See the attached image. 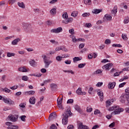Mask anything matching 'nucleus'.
<instances>
[{"label": "nucleus", "instance_id": "obj_3", "mask_svg": "<svg viewBox=\"0 0 129 129\" xmlns=\"http://www.w3.org/2000/svg\"><path fill=\"white\" fill-rule=\"evenodd\" d=\"M22 27L24 31H25V32H27V33H30L31 34V33H33V32H34V30H33V28L29 24H28L25 23H23Z\"/></svg>", "mask_w": 129, "mask_h": 129}, {"label": "nucleus", "instance_id": "obj_61", "mask_svg": "<svg viewBox=\"0 0 129 129\" xmlns=\"http://www.w3.org/2000/svg\"><path fill=\"white\" fill-rule=\"evenodd\" d=\"M102 63H106V62H110V60H108V59H104L101 61Z\"/></svg>", "mask_w": 129, "mask_h": 129}, {"label": "nucleus", "instance_id": "obj_29", "mask_svg": "<svg viewBox=\"0 0 129 129\" xmlns=\"http://www.w3.org/2000/svg\"><path fill=\"white\" fill-rule=\"evenodd\" d=\"M15 55V53L7 52V57H14Z\"/></svg>", "mask_w": 129, "mask_h": 129}, {"label": "nucleus", "instance_id": "obj_64", "mask_svg": "<svg viewBox=\"0 0 129 129\" xmlns=\"http://www.w3.org/2000/svg\"><path fill=\"white\" fill-rule=\"evenodd\" d=\"M98 127H99V126H98V125H95L92 127V129H96L98 128Z\"/></svg>", "mask_w": 129, "mask_h": 129}, {"label": "nucleus", "instance_id": "obj_41", "mask_svg": "<svg viewBox=\"0 0 129 129\" xmlns=\"http://www.w3.org/2000/svg\"><path fill=\"white\" fill-rule=\"evenodd\" d=\"M16 2H17V0H9V5H14Z\"/></svg>", "mask_w": 129, "mask_h": 129}, {"label": "nucleus", "instance_id": "obj_33", "mask_svg": "<svg viewBox=\"0 0 129 129\" xmlns=\"http://www.w3.org/2000/svg\"><path fill=\"white\" fill-rule=\"evenodd\" d=\"M50 87L52 88V89H55V88H57V84L52 83L50 84Z\"/></svg>", "mask_w": 129, "mask_h": 129}, {"label": "nucleus", "instance_id": "obj_27", "mask_svg": "<svg viewBox=\"0 0 129 129\" xmlns=\"http://www.w3.org/2000/svg\"><path fill=\"white\" fill-rule=\"evenodd\" d=\"M19 118L21 119L22 121H26V118H27V116L25 115H21V116L19 117Z\"/></svg>", "mask_w": 129, "mask_h": 129}, {"label": "nucleus", "instance_id": "obj_30", "mask_svg": "<svg viewBox=\"0 0 129 129\" xmlns=\"http://www.w3.org/2000/svg\"><path fill=\"white\" fill-rule=\"evenodd\" d=\"M69 32L70 33V34H71V36H74V34H75V33L74 32V28H72L71 29L69 30Z\"/></svg>", "mask_w": 129, "mask_h": 129}, {"label": "nucleus", "instance_id": "obj_39", "mask_svg": "<svg viewBox=\"0 0 129 129\" xmlns=\"http://www.w3.org/2000/svg\"><path fill=\"white\" fill-rule=\"evenodd\" d=\"M112 47H117L118 48H121V47H122V46L121 45H120V44H112Z\"/></svg>", "mask_w": 129, "mask_h": 129}, {"label": "nucleus", "instance_id": "obj_58", "mask_svg": "<svg viewBox=\"0 0 129 129\" xmlns=\"http://www.w3.org/2000/svg\"><path fill=\"white\" fill-rule=\"evenodd\" d=\"M50 43H52V44H58V42L55 41L54 39H52L50 40Z\"/></svg>", "mask_w": 129, "mask_h": 129}, {"label": "nucleus", "instance_id": "obj_38", "mask_svg": "<svg viewBox=\"0 0 129 129\" xmlns=\"http://www.w3.org/2000/svg\"><path fill=\"white\" fill-rule=\"evenodd\" d=\"M63 100V98H61L60 99H57V104H62V101Z\"/></svg>", "mask_w": 129, "mask_h": 129}, {"label": "nucleus", "instance_id": "obj_46", "mask_svg": "<svg viewBox=\"0 0 129 129\" xmlns=\"http://www.w3.org/2000/svg\"><path fill=\"white\" fill-rule=\"evenodd\" d=\"M19 106L20 107H22V108H25V107H26V104L24 103H21V104H20Z\"/></svg>", "mask_w": 129, "mask_h": 129}, {"label": "nucleus", "instance_id": "obj_22", "mask_svg": "<svg viewBox=\"0 0 129 129\" xmlns=\"http://www.w3.org/2000/svg\"><path fill=\"white\" fill-rule=\"evenodd\" d=\"M74 107L77 111H78V112H81V109H80V107L78 105H75Z\"/></svg>", "mask_w": 129, "mask_h": 129}, {"label": "nucleus", "instance_id": "obj_51", "mask_svg": "<svg viewBox=\"0 0 129 129\" xmlns=\"http://www.w3.org/2000/svg\"><path fill=\"white\" fill-rule=\"evenodd\" d=\"M102 84H103V83H102V82H98L96 85V86H97V87H100V86H101L102 85Z\"/></svg>", "mask_w": 129, "mask_h": 129}, {"label": "nucleus", "instance_id": "obj_49", "mask_svg": "<svg viewBox=\"0 0 129 129\" xmlns=\"http://www.w3.org/2000/svg\"><path fill=\"white\" fill-rule=\"evenodd\" d=\"M50 129H57V126L56 125L53 124L50 126Z\"/></svg>", "mask_w": 129, "mask_h": 129}, {"label": "nucleus", "instance_id": "obj_28", "mask_svg": "<svg viewBox=\"0 0 129 129\" xmlns=\"http://www.w3.org/2000/svg\"><path fill=\"white\" fill-rule=\"evenodd\" d=\"M78 15V12L76 11H74L71 14L72 17H74V18H76Z\"/></svg>", "mask_w": 129, "mask_h": 129}, {"label": "nucleus", "instance_id": "obj_6", "mask_svg": "<svg viewBox=\"0 0 129 129\" xmlns=\"http://www.w3.org/2000/svg\"><path fill=\"white\" fill-rule=\"evenodd\" d=\"M6 125H8L7 127L8 129H19V126L18 125H14L13 123L11 122H6Z\"/></svg>", "mask_w": 129, "mask_h": 129}, {"label": "nucleus", "instance_id": "obj_53", "mask_svg": "<svg viewBox=\"0 0 129 129\" xmlns=\"http://www.w3.org/2000/svg\"><path fill=\"white\" fill-rule=\"evenodd\" d=\"M125 85V82L121 83L119 85V88H121V87H123Z\"/></svg>", "mask_w": 129, "mask_h": 129}, {"label": "nucleus", "instance_id": "obj_54", "mask_svg": "<svg viewBox=\"0 0 129 129\" xmlns=\"http://www.w3.org/2000/svg\"><path fill=\"white\" fill-rule=\"evenodd\" d=\"M43 82H44V84H47V83H50V82H51V79L45 80Z\"/></svg>", "mask_w": 129, "mask_h": 129}, {"label": "nucleus", "instance_id": "obj_48", "mask_svg": "<svg viewBox=\"0 0 129 129\" xmlns=\"http://www.w3.org/2000/svg\"><path fill=\"white\" fill-rule=\"evenodd\" d=\"M56 60L57 61H61L62 60V56H57L56 57Z\"/></svg>", "mask_w": 129, "mask_h": 129}, {"label": "nucleus", "instance_id": "obj_47", "mask_svg": "<svg viewBox=\"0 0 129 129\" xmlns=\"http://www.w3.org/2000/svg\"><path fill=\"white\" fill-rule=\"evenodd\" d=\"M73 102H74V100L73 99H70L67 101V103L68 104L73 103Z\"/></svg>", "mask_w": 129, "mask_h": 129}, {"label": "nucleus", "instance_id": "obj_12", "mask_svg": "<svg viewBox=\"0 0 129 129\" xmlns=\"http://www.w3.org/2000/svg\"><path fill=\"white\" fill-rule=\"evenodd\" d=\"M127 96L126 95H122L120 98V101L122 103H125V101L127 100Z\"/></svg>", "mask_w": 129, "mask_h": 129}, {"label": "nucleus", "instance_id": "obj_59", "mask_svg": "<svg viewBox=\"0 0 129 129\" xmlns=\"http://www.w3.org/2000/svg\"><path fill=\"white\" fill-rule=\"evenodd\" d=\"M61 50L63 52H68V49L67 48H65L64 47H61Z\"/></svg>", "mask_w": 129, "mask_h": 129}, {"label": "nucleus", "instance_id": "obj_37", "mask_svg": "<svg viewBox=\"0 0 129 129\" xmlns=\"http://www.w3.org/2000/svg\"><path fill=\"white\" fill-rule=\"evenodd\" d=\"M90 16V13H85L82 14V17L86 18V17H89Z\"/></svg>", "mask_w": 129, "mask_h": 129}, {"label": "nucleus", "instance_id": "obj_14", "mask_svg": "<svg viewBox=\"0 0 129 129\" xmlns=\"http://www.w3.org/2000/svg\"><path fill=\"white\" fill-rule=\"evenodd\" d=\"M116 83L115 82H113V83H109L108 84V88L109 89H113L114 87H115Z\"/></svg>", "mask_w": 129, "mask_h": 129}, {"label": "nucleus", "instance_id": "obj_23", "mask_svg": "<svg viewBox=\"0 0 129 129\" xmlns=\"http://www.w3.org/2000/svg\"><path fill=\"white\" fill-rule=\"evenodd\" d=\"M101 12V10L100 9H94L92 11L93 14H99Z\"/></svg>", "mask_w": 129, "mask_h": 129}, {"label": "nucleus", "instance_id": "obj_8", "mask_svg": "<svg viewBox=\"0 0 129 129\" xmlns=\"http://www.w3.org/2000/svg\"><path fill=\"white\" fill-rule=\"evenodd\" d=\"M9 118L11 121L16 122V121L18 120V118H19V115L17 114H15V115H10L9 116Z\"/></svg>", "mask_w": 129, "mask_h": 129}, {"label": "nucleus", "instance_id": "obj_19", "mask_svg": "<svg viewBox=\"0 0 129 129\" xmlns=\"http://www.w3.org/2000/svg\"><path fill=\"white\" fill-rule=\"evenodd\" d=\"M29 102L30 104H35L36 103V98L34 97H31L29 99Z\"/></svg>", "mask_w": 129, "mask_h": 129}, {"label": "nucleus", "instance_id": "obj_18", "mask_svg": "<svg viewBox=\"0 0 129 129\" xmlns=\"http://www.w3.org/2000/svg\"><path fill=\"white\" fill-rule=\"evenodd\" d=\"M18 71H20V72H28V70H27V68H26V67L19 68L18 69Z\"/></svg>", "mask_w": 129, "mask_h": 129}, {"label": "nucleus", "instance_id": "obj_5", "mask_svg": "<svg viewBox=\"0 0 129 129\" xmlns=\"http://www.w3.org/2000/svg\"><path fill=\"white\" fill-rule=\"evenodd\" d=\"M3 101L7 104H9L10 105H14L15 104V102L12 100L11 99L8 98L3 97Z\"/></svg>", "mask_w": 129, "mask_h": 129}, {"label": "nucleus", "instance_id": "obj_50", "mask_svg": "<svg viewBox=\"0 0 129 129\" xmlns=\"http://www.w3.org/2000/svg\"><path fill=\"white\" fill-rule=\"evenodd\" d=\"M115 125V122H113L112 123H111L110 124H109V127H114Z\"/></svg>", "mask_w": 129, "mask_h": 129}, {"label": "nucleus", "instance_id": "obj_40", "mask_svg": "<svg viewBox=\"0 0 129 129\" xmlns=\"http://www.w3.org/2000/svg\"><path fill=\"white\" fill-rule=\"evenodd\" d=\"M114 9L111 11L112 14H116V13H117V8H115V7H114Z\"/></svg>", "mask_w": 129, "mask_h": 129}, {"label": "nucleus", "instance_id": "obj_1", "mask_svg": "<svg viewBox=\"0 0 129 129\" xmlns=\"http://www.w3.org/2000/svg\"><path fill=\"white\" fill-rule=\"evenodd\" d=\"M71 114H72V112H71V109L69 108L66 110V111L62 114V124L66 125L68 123V117L71 116Z\"/></svg>", "mask_w": 129, "mask_h": 129}, {"label": "nucleus", "instance_id": "obj_63", "mask_svg": "<svg viewBox=\"0 0 129 129\" xmlns=\"http://www.w3.org/2000/svg\"><path fill=\"white\" fill-rule=\"evenodd\" d=\"M129 22V18H127L124 20V24H127Z\"/></svg>", "mask_w": 129, "mask_h": 129}, {"label": "nucleus", "instance_id": "obj_2", "mask_svg": "<svg viewBox=\"0 0 129 129\" xmlns=\"http://www.w3.org/2000/svg\"><path fill=\"white\" fill-rule=\"evenodd\" d=\"M63 19H64L65 20H62L61 23L62 24H69V23H72L73 22V18H68V14L67 12H65L64 14H62V16Z\"/></svg>", "mask_w": 129, "mask_h": 129}, {"label": "nucleus", "instance_id": "obj_7", "mask_svg": "<svg viewBox=\"0 0 129 129\" xmlns=\"http://www.w3.org/2000/svg\"><path fill=\"white\" fill-rule=\"evenodd\" d=\"M63 28L62 27H58L57 28L52 29L50 30L51 33H53L54 34H59L62 32Z\"/></svg>", "mask_w": 129, "mask_h": 129}, {"label": "nucleus", "instance_id": "obj_60", "mask_svg": "<svg viewBox=\"0 0 129 129\" xmlns=\"http://www.w3.org/2000/svg\"><path fill=\"white\" fill-rule=\"evenodd\" d=\"M106 104L107 106H109L111 104V102L110 101H107L106 102Z\"/></svg>", "mask_w": 129, "mask_h": 129}, {"label": "nucleus", "instance_id": "obj_10", "mask_svg": "<svg viewBox=\"0 0 129 129\" xmlns=\"http://www.w3.org/2000/svg\"><path fill=\"white\" fill-rule=\"evenodd\" d=\"M76 93L78 95H86V92H82V88H81V87H79L76 90Z\"/></svg>", "mask_w": 129, "mask_h": 129}, {"label": "nucleus", "instance_id": "obj_31", "mask_svg": "<svg viewBox=\"0 0 129 129\" xmlns=\"http://www.w3.org/2000/svg\"><path fill=\"white\" fill-rule=\"evenodd\" d=\"M3 91L6 92V93H10L11 92V90L9 89L8 88H5L3 89Z\"/></svg>", "mask_w": 129, "mask_h": 129}, {"label": "nucleus", "instance_id": "obj_24", "mask_svg": "<svg viewBox=\"0 0 129 129\" xmlns=\"http://www.w3.org/2000/svg\"><path fill=\"white\" fill-rule=\"evenodd\" d=\"M104 18L106 19V20H107V21H110V20L112 19L111 16L108 14L105 15Z\"/></svg>", "mask_w": 129, "mask_h": 129}, {"label": "nucleus", "instance_id": "obj_32", "mask_svg": "<svg viewBox=\"0 0 129 129\" xmlns=\"http://www.w3.org/2000/svg\"><path fill=\"white\" fill-rule=\"evenodd\" d=\"M22 80H23V81H28V80H29V77L27 76H22Z\"/></svg>", "mask_w": 129, "mask_h": 129}, {"label": "nucleus", "instance_id": "obj_57", "mask_svg": "<svg viewBox=\"0 0 129 129\" xmlns=\"http://www.w3.org/2000/svg\"><path fill=\"white\" fill-rule=\"evenodd\" d=\"M18 86H14L13 87H10V89H12V90H16V89H17Z\"/></svg>", "mask_w": 129, "mask_h": 129}, {"label": "nucleus", "instance_id": "obj_62", "mask_svg": "<svg viewBox=\"0 0 129 129\" xmlns=\"http://www.w3.org/2000/svg\"><path fill=\"white\" fill-rule=\"evenodd\" d=\"M7 77L6 76V75H3L2 76V78L1 79V81H2V82H4L5 81V80H6V78Z\"/></svg>", "mask_w": 129, "mask_h": 129}, {"label": "nucleus", "instance_id": "obj_35", "mask_svg": "<svg viewBox=\"0 0 129 129\" xmlns=\"http://www.w3.org/2000/svg\"><path fill=\"white\" fill-rule=\"evenodd\" d=\"M80 60H81V58L79 57H75L74 58H73V61L74 63H75L76 61H80Z\"/></svg>", "mask_w": 129, "mask_h": 129}, {"label": "nucleus", "instance_id": "obj_4", "mask_svg": "<svg viewBox=\"0 0 129 129\" xmlns=\"http://www.w3.org/2000/svg\"><path fill=\"white\" fill-rule=\"evenodd\" d=\"M42 58H43V61L45 64V68H49V66L52 62V60H48V57L46 56V55H43Z\"/></svg>", "mask_w": 129, "mask_h": 129}, {"label": "nucleus", "instance_id": "obj_43", "mask_svg": "<svg viewBox=\"0 0 129 129\" xmlns=\"http://www.w3.org/2000/svg\"><path fill=\"white\" fill-rule=\"evenodd\" d=\"M122 38L123 40H127V37H126V34H122Z\"/></svg>", "mask_w": 129, "mask_h": 129}, {"label": "nucleus", "instance_id": "obj_25", "mask_svg": "<svg viewBox=\"0 0 129 129\" xmlns=\"http://www.w3.org/2000/svg\"><path fill=\"white\" fill-rule=\"evenodd\" d=\"M84 3L87 6H90L91 5V0H84Z\"/></svg>", "mask_w": 129, "mask_h": 129}, {"label": "nucleus", "instance_id": "obj_11", "mask_svg": "<svg viewBox=\"0 0 129 129\" xmlns=\"http://www.w3.org/2000/svg\"><path fill=\"white\" fill-rule=\"evenodd\" d=\"M78 129H89L88 126L83 125L82 123H79L78 125Z\"/></svg>", "mask_w": 129, "mask_h": 129}, {"label": "nucleus", "instance_id": "obj_56", "mask_svg": "<svg viewBox=\"0 0 129 129\" xmlns=\"http://www.w3.org/2000/svg\"><path fill=\"white\" fill-rule=\"evenodd\" d=\"M100 113V111L98 109H96L94 111V114H99Z\"/></svg>", "mask_w": 129, "mask_h": 129}, {"label": "nucleus", "instance_id": "obj_34", "mask_svg": "<svg viewBox=\"0 0 129 129\" xmlns=\"http://www.w3.org/2000/svg\"><path fill=\"white\" fill-rule=\"evenodd\" d=\"M63 72L65 73H71L72 75L74 74V72L71 70L68 71L63 70Z\"/></svg>", "mask_w": 129, "mask_h": 129}, {"label": "nucleus", "instance_id": "obj_13", "mask_svg": "<svg viewBox=\"0 0 129 129\" xmlns=\"http://www.w3.org/2000/svg\"><path fill=\"white\" fill-rule=\"evenodd\" d=\"M97 92H98V95L100 96V101H103V93L102 91H100V90H97Z\"/></svg>", "mask_w": 129, "mask_h": 129}, {"label": "nucleus", "instance_id": "obj_26", "mask_svg": "<svg viewBox=\"0 0 129 129\" xmlns=\"http://www.w3.org/2000/svg\"><path fill=\"white\" fill-rule=\"evenodd\" d=\"M17 5L18 6L20 7V8H22V9H25V4H24V3H20V2H18L17 3Z\"/></svg>", "mask_w": 129, "mask_h": 129}, {"label": "nucleus", "instance_id": "obj_36", "mask_svg": "<svg viewBox=\"0 0 129 129\" xmlns=\"http://www.w3.org/2000/svg\"><path fill=\"white\" fill-rule=\"evenodd\" d=\"M27 93H28V94L29 95H34V94H35V91H27Z\"/></svg>", "mask_w": 129, "mask_h": 129}, {"label": "nucleus", "instance_id": "obj_20", "mask_svg": "<svg viewBox=\"0 0 129 129\" xmlns=\"http://www.w3.org/2000/svg\"><path fill=\"white\" fill-rule=\"evenodd\" d=\"M20 41H21L20 38H16L12 42V44L14 45H18V43H19Z\"/></svg>", "mask_w": 129, "mask_h": 129}, {"label": "nucleus", "instance_id": "obj_45", "mask_svg": "<svg viewBox=\"0 0 129 129\" xmlns=\"http://www.w3.org/2000/svg\"><path fill=\"white\" fill-rule=\"evenodd\" d=\"M111 43V41L110 39H106L105 41V44H106L107 45H108Z\"/></svg>", "mask_w": 129, "mask_h": 129}, {"label": "nucleus", "instance_id": "obj_21", "mask_svg": "<svg viewBox=\"0 0 129 129\" xmlns=\"http://www.w3.org/2000/svg\"><path fill=\"white\" fill-rule=\"evenodd\" d=\"M56 10H57L56 8H53L52 9H51L50 11L51 15H52V16H54V15H56L57 13V11Z\"/></svg>", "mask_w": 129, "mask_h": 129}, {"label": "nucleus", "instance_id": "obj_52", "mask_svg": "<svg viewBox=\"0 0 129 129\" xmlns=\"http://www.w3.org/2000/svg\"><path fill=\"white\" fill-rule=\"evenodd\" d=\"M125 92L126 93V94H125V95H126V96L129 95V88H127V89H126L125 90Z\"/></svg>", "mask_w": 129, "mask_h": 129}, {"label": "nucleus", "instance_id": "obj_9", "mask_svg": "<svg viewBox=\"0 0 129 129\" xmlns=\"http://www.w3.org/2000/svg\"><path fill=\"white\" fill-rule=\"evenodd\" d=\"M113 64L112 63H108L103 67V69H105V70L108 71L111 68H112Z\"/></svg>", "mask_w": 129, "mask_h": 129}, {"label": "nucleus", "instance_id": "obj_42", "mask_svg": "<svg viewBox=\"0 0 129 129\" xmlns=\"http://www.w3.org/2000/svg\"><path fill=\"white\" fill-rule=\"evenodd\" d=\"M85 65H86V63H80L78 65V68H83Z\"/></svg>", "mask_w": 129, "mask_h": 129}, {"label": "nucleus", "instance_id": "obj_15", "mask_svg": "<svg viewBox=\"0 0 129 129\" xmlns=\"http://www.w3.org/2000/svg\"><path fill=\"white\" fill-rule=\"evenodd\" d=\"M122 111H123V108L116 109L115 110L112 112V114H119V113L122 112Z\"/></svg>", "mask_w": 129, "mask_h": 129}, {"label": "nucleus", "instance_id": "obj_17", "mask_svg": "<svg viewBox=\"0 0 129 129\" xmlns=\"http://www.w3.org/2000/svg\"><path fill=\"white\" fill-rule=\"evenodd\" d=\"M70 37L72 39V41L73 43H77L78 42V39H76L75 35H70Z\"/></svg>", "mask_w": 129, "mask_h": 129}, {"label": "nucleus", "instance_id": "obj_44", "mask_svg": "<svg viewBox=\"0 0 129 129\" xmlns=\"http://www.w3.org/2000/svg\"><path fill=\"white\" fill-rule=\"evenodd\" d=\"M85 27L86 28H91V27H92V25H91V23H86Z\"/></svg>", "mask_w": 129, "mask_h": 129}, {"label": "nucleus", "instance_id": "obj_55", "mask_svg": "<svg viewBox=\"0 0 129 129\" xmlns=\"http://www.w3.org/2000/svg\"><path fill=\"white\" fill-rule=\"evenodd\" d=\"M92 111V108L87 107V112H91Z\"/></svg>", "mask_w": 129, "mask_h": 129}, {"label": "nucleus", "instance_id": "obj_16", "mask_svg": "<svg viewBox=\"0 0 129 129\" xmlns=\"http://www.w3.org/2000/svg\"><path fill=\"white\" fill-rule=\"evenodd\" d=\"M29 64L32 67H37V62L34 59H31L29 61Z\"/></svg>", "mask_w": 129, "mask_h": 129}]
</instances>
